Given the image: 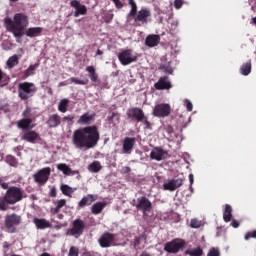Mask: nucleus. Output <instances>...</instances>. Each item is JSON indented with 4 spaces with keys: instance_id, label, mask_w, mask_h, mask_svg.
I'll return each mask as SVG.
<instances>
[{
    "instance_id": "1",
    "label": "nucleus",
    "mask_w": 256,
    "mask_h": 256,
    "mask_svg": "<svg viewBox=\"0 0 256 256\" xmlns=\"http://www.w3.org/2000/svg\"><path fill=\"white\" fill-rule=\"evenodd\" d=\"M97 114L95 112H86L80 116L77 123L78 125H88L83 128L76 129L72 135V144L75 149H93L97 147L99 139H101V134L99 133V128L95 123V118Z\"/></svg>"
},
{
    "instance_id": "2",
    "label": "nucleus",
    "mask_w": 256,
    "mask_h": 256,
    "mask_svg": "<svg viewBox=\"0 0 256 256\" xmlns=\"http://www.w3.org/2000/svg\"><path fill=\"white\" fill-rule=\"evenodd\" d=\"M4 25L9 33H12L16 39H21L25 35V30L29 27V16L20 12L16 13L13 19L6 17Z\"/></svg>"
},
{
    "instance_id": "3",
    "label": "nucleus",
    "mask_w": 256,
    "mask_h": 256,
    "mask_svg": "<svg viewBox=\"0 0 256 256\" xmlns=\"http://www.w3.org/2000/svg\"><path fill=\"white\" fill-rule=\"evenodd\" d=\"M19 201H23V191L21 188L17 186L8 188L5 195L0 197V211H7L9 205H15Z\"/></svg>"
},
{
    "instance_id": "4",
    "label": "nucleus",
    "mask_w": 256,
    "mask_h": 256,
    "mask_svg": "<svg viewBox=\"0 0 256 256\" xmlns=\"http://www.w3.org/2000/svg\"><path fill=\"white\" fill-rule=\"evenodd\" d=\"M126 115H127V118L130 119V121H133L134 123H143L144 129H147V130L153 129V126L149 121V117L145 115V111H143L141 108L139 107L129 108L126 112Z\"/></svg>"
},
{
    "instance_id": "5",
    "label": "nucleus",
    "mask_w": 256,
    "mask_h": 256,
    "mask_svg": "<svg viewBox=\"0 0 256 256\" xmlns=\"http://www.w3.org/2000/svg\"><path fill=\"white\" fill-rule=\"evenodd\" d=\"M37 93V86L33 82H22L18 85V97L21 101L31 99Z\"/></svg>"
},
{
    "instance_id": "6",
    "label": "nucleus",
    "mask_w": 256,
    "mask_h": 256,
    "mask_svg": "<svg viewBox=\"0 0 256 256\" xmlns=\"http://www.w3.org/2000/svg\"><path fill=\"white\" fill-rule=\"evenodd\" d=\"M23 219L21 218V215H18L17 213L8 214L5 216L4 219V229L7 233H17V227L21 224Z\"/></svg>"
},
{
    "instance_id": "7",
    "label": "nucleus",
    "mask_w": 256,
    "mask_h": 256,
    "mask_svg": "<svg viewBox=\"0 0 256 256\" xmlns=\"http://www.w3.org/2000/svg\"><path fill=\"white\" fill-rule=\"evenodd\" d=\"M85 228V221L81 218H77L72 222V228L68 230L67 235L75 237V239H79V237L83 235Z\"/></svg>"
},
{
    "instance_id": "8",
    "label": "nucleus",
    "mask_w": 256,
    "mask_h": 256,
    "mask_svg": "<svg viewBox=\"0 0 256 256\" xmlns=\"http://www.w3.org/2000/svg\"><path fill=\"white\" fill-rule=\"evenodd\" d=\"M134 18V22L136 23L137 27H143V25H147L149 23V17H151V10L149 8H142L138 11Z\"/></svg>"
},
{
    "instance_id": "9",
    "label": "nucleus",
    "mask_w": 256,
    "mask_h": 256,
    "mask_svg": "<svg viewBox=\"0 0 256 256\" xmlns=\"http://www.w3.org/2000/svg\"><path fill=\"white\" fill-rule=\"evenodd\" d=\"M49 177H51V168L49 167L42 168L33 175V179L38 185H45L49 181Z\"/></svg>"
},
{
    "instance_id": "10",
    "label": "nucleus",
    "mask_w": 256,
    "mask_h": 256,
    "mask_svg": "<svg viewBox=\"0 0 256 256\" xmlns=\"http://www.w3.org/2000/svg\"><path fill=\"white\" fill-rule=\"evenodd\" d=\"M136 209L138 211H142L143 215H147V213H151V211H153V203H151L149 198L141 196L137 198Z\"/></svg>"
},
{
    "instance_id": "11",
    "label": "nucleus",
    "mask_w": 256,
    "mask_h": 256,
    "mask_svg": "<svg viewBox=\"0 0 256 256\" xmlns=\"http://www.w3.org/2000/svg\"><path fill=\"white\" fill-rule=\"evenodd\" d=\"M116 235L111 232H104L98 239V243L102 249H109L115 245Z\"/></svg>"
},
{
    "instance_id": "12",
    "label": "nucleus",
    "mask_w": 256,
    "mask_h": 256,
    "mask_svg": "<svg viewBox=\"0 0 256 256\" xmlns=\"http://www.w3.org/2000/svg\"><path fill=\"white\" fill-rule=\"evenodd\" d=\"M185 246V241L182 239H174L170 242H167L164 245V251H166V253H177L178 251H181V249H183V247Z\"/></svg>"
},
{
    "instance_id": "13",
    "label": "nucleus",
    "mask_w": 256,
    "mask_h": 256,
    "mask_svg": "<svg viewBox=\"0 0 256 256\" xmlns=\"http://www.w3.org/2000/svg\"><path fill=\"white\" fill-rule=\"evenodd\" d=\"M118 60L120 61L121 65H131V63H135L137 61V57L133 56V50L126 49L123 50L118 54Z\"/></svg>"
},
{
    "instance_id": "14",
    "label": "nucleus",
    "mask_w": 256,
    "mask_h": 256,
    "mask_svg": "<svg viewBox=\"0 0 256 256\" xmlns=\"http://www.w3.org/2000/svg\"><path fill=\"white\" fill-rule=\"evenodd\" d=\"M152 115H154V117L162 118L169 117L171 115V105L165 103L156 105L153 109Z\"/></svg>"
},
{
    "instance_id": "15",
    "label": "nucleus",
    "mask_w": 256,
    "mask_h": 256,
    "mask_svg": "<svg viewBox=\"0 0 256 256\" xmlns=\"http://www.w3.org/2000/svg\"><path fill=\"white\" fill-rule=\"evenodd\" d=\"M173 87L171 81H169V76H162L159 78L158 82L154 84L156 91H165Z\"/></svg>"
},
{
    "instance_id": "16",
    "label": "nucleus",
    "mask_w": 256,
    "mask_h": 256,
    "mask_svg": "<svg viewBox=\"0 0 256 256\" xmlns=\"http://www.w3.org/2000/svg\"><path fill=\"white\" fill-rule=\"evenodd\" d=\"M167 151L163 150L161 147H155L150 153V159L154 161H163L167 159Z\"/></svg>"
},
{
    "instance_id": "17",
    "label": "nucleus",
    "mask_w": 256,
    "mask_h": 256,
    "mask_svg": "<svg viewBox=\"0 0 256 256\" xmlns=\"http://www.w3.org/2000/svg\"><path fill=\"white\" fill-rule=\"evenodd\" d=\"M183 181H185V179L175 178V179L169 180L168 183H164L163 187L165 191H175L176 189H179L181 185H183Z\"/></svg>"
},
{
    "instance_id": "18",
    "label": "nucleus",
    "mask_w": 256,
    "mask_h": 256,
    "mask_svg": "<svg viewBox=\"0 0 256 256\" xmlns=\"http://www.w3.org/2000/svg\"><path fill=\"white\" fill-rule=\"evenodd\" d=\"M70 7L75 9L74 17H79V15H85L87 13V6L81 4L79 0H72L70 2Z\"/></svg>"
},
{
    "instance_id": "19",
    "label": "nucleus",
    "mask_w": 256,
    "mask_h": 256,
    "mask_svg": "<svg viewBox=\"0 0 256 256\" xmlns=\"http://www.w3.org/2000/svg\"><path fill=\"white\" fill-rule=\"evenodd\" d=\"M22 141H27V143H35L39 139V133L35 130H24L23 135L21 136Z\"/></svg>"
},
{
    "instance_id": "20",
    "label": "nucleus",
    "mask_w": 256,
    "mask_h": 256,
    "mask_svg": "<svg viewBox=\"0 0 256 256\" xmlns=\"http://www.w3.org/2000/svg\"><path fill=\"white\" fill-rule=\"evenodd\" d=\"M18 129H23V131H29L34 129L35 124H33V119L31 118H22L16 123Z\"/></svg>"
},
{
    "instance_id": "21",
    "label": "nucleus",
    "mask_w": 256,
    "mask_h": 256,
    "mask_svg": "<svg viewBox=\"0 0 256 256\" xmlns=\"http://www.w3.org/2000/svg\"><path fill=\"white\" fill-rule=\"evenodd\" d=\"M161 43V36L157 34H150L145 39L146 47H157Z\"/></svg>"
},
{
    "instance_id": "22",
    "label": "nucleus",
    "mask_w": 256,
    "mask_h": 256,
    "mask_svg": "<svg viewBox=\"0 0 256 256\" xmlns=\"http://www.w3.org/2000/svg\"><path fill=\"white\" fill-rule=\"evenodd\" d=\"M46 124L48 125L49 129L59 127V125H61V116H59V114L50 115Z\"/></svg>"
},
{
    "instance_id": "23",
    "label": "nucleus",
    "mask_w": 256,
    "mask_h": 256,
    "mask_svg": "<svg viewBox=\"0 0 256 256\" xmlns=\"http://www.w3.org/2000/svg\"><path fill=\"white\" fill-rule=\"evenodd\" d=\"M94 201H97V197H95V195L93 194H87L80 200V202L78 203V207L80 209H83L84 207H87L94 203Z\"/></svg>"
},
{
    "instance_id": "24",
    "label": "nucleus",
    "mask_w": 256,
    "mask_h": 256,
    "mask_svg": "<svg viewBox=\"0 0 256 256\" xmlns=\"http://www.w3.org/2000/svg\"><path fill=\"white\" fill-rule=\"evenodd\" d=\"M57 169L58 171H62V173H64L67 176L79 175L78 170H72L71 167H69V165L65 163L57 164Z\"/></svg>"
},
{
    "instance_id": "25",
    "label": "nucleus",
    "mask_w": 256,
    "mask_h": 256,
    "mask_svg": "<svg viewBox=\"0 0 256 256\" xmlns=\"http://www.w3.org/2000/svg\"><path fill=\"white\" fill-rule=\"evenodd\" d=\"M135 147V138L126 137L122 144V149L124 153H131Z\"/></svg>"
},
{
    "instance_id": "26",
    "label": "nucleus",
    "mask_w": 256,
    "mask_h": 256,
    "mask_svg": "<svg viewBox=\"0 0 256 256\" xmlns=\"http://www.w3.org/2000/svg\"><path fill=\"white\" fill-rule=\"evenodd\" d=\"M107 207V202H96L91 207V213L93 215H101L103 210Z\"/></svg>"
},
{
    "instance_id": "27",
    "label": "nucleus",
    "mask_w": 256,
    "mask_h": 256,
    "mask_svg": "<svg viewBox=\"0 0 256 256\" xmlns=\"http://www.w3.org/2000/svg\"><path fill=\"white\" fill-rule=\"evenodd\" d=\"M33 223H34V225H36L37 229H49L51 227V223L49 221L45 220V218L35 217L33 219Z\"/></svg>"
},
{
    "instance_id": "28",
    "label": "nucleus",
    "mask_w": 256,
    "mask_h": 256,
    "mask_svg": "<svg viewBox=\"0 0 256 256\" xmlns=\"http://www.w3.org/2000/svg\"><path fill=\"white\" fill-rule=\"evenodd\" d=\"M43 33V28L41 27H32L28 28L25 32L24 35L27 37H39Z\"/></svg>"
},
{
    "instance_id": "29",
    "label": "nucleus",
    "mask_w": 256,
    "mask_h": 256,
    "mask_svg": "<svg viewBox=\"0 0 256 256\" xmlns=\"http://www.w3.org/2000/svg\"><path fill=\"white\" fill-rule=\"evenodd\" d=\"M67 205V200L65 199H60L56 202V207L50 209V213L52 215H57L61 213V209Z\"/></svg>"
},
{
    "instance_id": "30",
    "label": "nucleus",
    "mask_w": 256,
    "mask_h": 256,
    "mask_svg": "<svg viewBox=\"0 0 256 256\" xmlns=\"http://www.w3.org/2000/svg\"><path fill=\"white\" fill-rule=\"evenodd\" d=\"M231 219H233V208L231 207V205L226 204L223 212V220L225 221V223H229Z\"/></svg>"
},
{
    "instance_id": "31",
    "label": "nucleus",
    "mask_w": 256,
    "mask_h": 256,
    "mask_svg": "<svg viewBox=\"0 0 256 256\" xmlns=\"http://www.w3.org/2000/svg\"><path fill=\"white\" fill-rule=\"evenodd\" d=\"M87 73H89L90 80L92 83H97L99 81V75L97 74V71L95 70V66H87L86 67Z\"/></svg>"
},
{
    "instance_id": "32",
    "label": "nucleus",
    "mask_w": 256,
    "mask_h": 256,
    "mask_svg": "<svg viewBox=\"0 0 256 256\" xmlns=\"http://www.w3.org/2000/svg\"><path fill=\"white\" fill-rule=\"evenodd\" d=\"M20 57L21 55H17V54H14L13 56H11L6 62L8 69H13V67H16V65H19Z\"/></svg>"
},
{
    "instance_id": "33",
    "label": "nucleus",
    "mask_w": 256,
    "mask_h": 256,
    "mask_svg": "<svg viewBox=\"0 0 256 256\" xmlns=\"http://www.w3.org/2000/svg\"><path fill=\"white\" fill-rule=\"evenodd\" d=\"M60 189H61V192L63 193V195H65L66 197H72V195L75 193V191H77V188L73 189L67 184H62Z\"/></svg>"
},
{
    "instance_id": "34",
    "label": "nucleus",
    "mask_w": 256,
    "mask_h": 256,
    "mask_svg": "<svg viewBox=\"0 0 256 256\" xmlns=\"http://www.w3.org/2000/svg\"><path fill=\"white\" fill-rule=\"evenodd\" d=\"M11 78L7 73L0 69V87H7V84L10 83Z\"/></svg>"
},
{
    "instance_id": "35",
    "label": "nucleus",
    "mask_w": 256,
    "mask_h": 256,
    "mask_svg": "<svg viewBox=\"0 0 256 256\" xmlns=\"http://www.w3.org/2000/svg\"><path fill=\"white\" fill-rule=\"evenodd\" d=\"M101 169H103V166H101V162L99 161H94L88 165V171H90V173H99Z\"/></svg>"
},
{
    "instance_id": "36",
    "label": "nucleus",
    "mask_w": 256,
    "mask_h": 256,
    "mask_svg": "<svg viewBox=\"0 0 256 256\" xmlns=\"http://www.w3.org/2000/svg\"><path fill=\"white\" fill-rule=\"evenodd\" d=\"M68 107H69V99L64 98V99L60 100V102L58 104V111H60V113H67Z\"/></svg>"
},
{
    "instance_id": "37",
    "label": "nucleus",
    "mask_w": 256,
    "mask_h": 256,
    "mask_svg": "<svg viewBox=\"0 0 256 256\" xmlns=\"http://www.w3.org/2000/svg\"><path fill=\"white\" fill-rule=\"evenodd\" d=\"M240 73L244 76H247V75H249V73H251V60L242 64V66L240 68Z\"/></svg>"
},
{
    "instance_id": "38",
    "label": "nucleus",
    "mask_w": 256,
    "mask_h": 256,
    "mask_svg": "<svg viewBox=\"0 0 256 256\" xmlns=\"http://www.w3.org/2000/svg\"><path fill=\"white\" fill-rule=\"evenodd\" d=\"M128 4L131 7V10L129 12V17H135L139 12H137V3L135 0H128Z\"/></svg>"
},
{
    "instance_id": "39",
    "label": "nucleus",
    "mask_w": 256,
    "mask_h": 256,
    "mask_svg": "<svg viewBox=\"0 0 256 256\" xmlns=\"http://www.w3.org/2000/svg\"><path fill=\"white\" fill-rule=\"evenodd\" d=\"M5 161L10 167H18L19 161H17V158L13 155H7L5 158Z\"/></svg>"
},
{
    "instance_id": "40",
    "label": "nucleus",
    "mask_w": 256,
    "mask_h": 256,
    "mask_svg": "<svg viewBox=\"0 0 256 256\" xmlns=\"http://www.w3.org/2000/svg\"><path fill=\"white\" fill-rule=\"evenodd\" d=\"M39 67V63H35L30 65L27 70H25V77H31V75H35V70Z\"/></svg>"
},
{
    "instance_id": "41",
    "label": "nucleus",
    "mask_w": 256,
    "mask_h": 256,
    "mask_svg": "<svg viewBox=\"0 0 256 256\" xmlns=\"http://www.w3.org/2000/svg\"><path fill=\"white\" fill-rule=\"evenodd\" d=\"M186 255L190 256H203V249L201 247L194 248L186 251Z\"/></svg>"
},
{
    "instance_id": "42",
    "label": "nucleus",
    "mask_w": 256,
    "mask_h": 256,
    "mask_svg": "<svg viewBox=\"0 0 256 256\" xmlns=\"http://www.w3.org/2000/svg\"><path fill=\"white\" fill-rule=\"evenodd\" d=\"M71 83H75V85H89V79L80 80L78 78L72 77L70 78Z\"/></svg>"
},
{
    "instance_id": "43",
    "label": "nucleus",
    "mask_w": 256,
    "mask_h": 256,
    "mask_svg": "<svg viewBox=\"0 0 256 256\" xmlns=\"http://www.w3.org/2000/svg\"><path fill=\"white\" fill-rule=\"evenodd\" d=\"M160 69L164 71V73H167L168 75H173V67H171V65L169 64L160 66Z\"/></svg>"
},
{
    "instance_id": "44",
    "label": "nucleus",
    "mask_w": 256,
    "mask_h": 256,
    "mask_svg": "<svg viewBox=\"0 0 256 256\" xmlns=\"http://www.w3.org/2000/svg\"><path fill=\"white\" fill-rule=\"evenodd\" d=\"M113 17H115V15L113 13L108 12L103 15L102 19L106 23H111L113 21Z\"/></svg>"
},
{
    "instance_id": "45",
    "label": "nucleus",
    "mask_w": 256,
    "mask_h": 256,
    "mask_svg": "<svg viewBox=\"0 0 256 256\" xmlns=\"http://www.w3.org/2000/svg\"><path fill=\"white\" fill-rule=\"evenodd\" d=\"M68 256H79V248L77 246H71Z\"/></svg>"
},
{
    "instance_id": "46",
    "label": "nucleus",
    "mask_w": 256,
    "mask_h": 256,
    "mask_svg": "<svg viewBox=\"0 0 256 256\" xmlns=\"http://www.w3.org/2000/svg\"><path fill=\"white\" fill-rule=\"evenodd\" d=\"M190 227L192 229H199V227H201V221H199L198 219H192L190 221Z\"/></svg>"
},
{
    "instance_id": "47",
    "label": "nucleus",
    "mask_w": 256,
    "mask_h": 256,
    "mask_svg": "<svg viewBox=\"0 0 256 256\" xmlns=\"http://www.w3.org/2000/svg\"><path fill=\"white\" fill-rule=\"evenodd\" d=\"M245 241H249V239H256V230L247 232L244 236Z\"/></svg>"
},
{
    "instance_id": "48",
    "label": "nucleus",
    "mask_w": 256,
    "mask_h": 256,
    "mask_svg": "<svg viewBox=\"0 0 256 256\" xmlns=\"http://www.w3.org/2000/svg\"><path fill=\"white\" fill-rule=\"evenodd\" d=\"M221 253L219 252V249L211 248L207 254V256H220Z\"/></svg>"
},
{
    "instance_id": "49",
    "label": "nucleus",
    "mask_w": 256,
    "mask_h": 256,
    "mask_svg": "<svg viewBox=\"0 0 256 256\" xmlns=\"http://www.w3.org/2000/svg\"><path fill=\"white\" fill-rule=\"evenodd\" d=\"M73 119H75V116L68 115V116H64L62 118V121L66 122V123H73Z\"/></svg>"
},
{
    "instance_id": "50",
    "label": "nucleus",
    "mask_w": 256,
    "mask_h": 256,
    "mask_svg": "<svg viewBox=\"0 0 256 256\" xmlns=\"http://www.w3.org/2000/svg\"><path fill=\"white\" fill-rule=\"evenodd\" d=\"M2 249H3L4 253H7V251H9V249H11V244L9 242L5 241L2 244Z\"/></svg>"
},
{
    "instance_id": "51",
    "label": "nucleus",
    "mask_w": 256,
    "mask_h": 256,
    "mask_svg": "<svg viewBox=\"0 0 256 256\" xmlns=\"http://www.w3.org/2000/svg\"><path fill=\"white\" fill-rule=\"evenodd\" d=\"M175 9H181L183 7V0H174Z\"/></svg>"
},
{
    "instance_id": "52",
    "label": "nucleus",
    "mask_w": 256,
    "mask_h": 256,
    "mask_svg": "<svg viewBox=\"0 0 256 256\" xmlns=\"http://www.w3.org/2000/svg\"><path fill=\"white\" fill-rule=\"evenodd\" d=\"M116 9H123V4L121 3V0H112Z\"/></svg>"
},
{
    "instance_id": "53",
    "label": "nucleus",
    "mask_w": 256,
    "mask_h": 256,
    "mask_svg": "<svg viewBox=\"0 0 256 256\" xmlns=\"http://www.w3.org/2000/svg\"><path fill=\"white\" fill-rule=\"evenodd\" d=\"M185 105H186L187 111H190V112L193 111V103H191V101L186 100Z\"/></svg>"
},
{
    "instance_id": "54",
    "label": "nucleus",
    "mask_w": 256,
    "mask_h": 256,
    "mask_svg": "<svg viewBox=\"0 0 256 256\" xmlns=\"http://www.w3.org/2000/svg\"><path fill=\"white\" fill-rule=\"evenodd\" d=\"M115 117H116L117 121H119V114L116 112H112L111 116H109L108 120L113 121L115 119Z\"/></svg>"
},
{
    "instance_id": "55",
    "label": "nucleus",
    "mask_w": 256,
    "mask_h": 256,
    "mask_svg": "<svg viewBox=\"0 0 256 256\" xmlns=\"http://www.w3.org/2000/svg\"><path fill=\"white\" fill-rule=\"evenodd\" d=\"M30 115H31V109L30 108H26L22 113V117H29Z\"/></svg>"
},
{
    "instance_id": "56",
    "label": "nucleus",
    "mask_w": 256,
    "mask_h": 256,
    "mask_svg": "<svg viewBox=\"0 0 256 256\" xmlns=\"http://www.w3.org/2000/svg\"><path fill=\"white\" fill-rule=\"evenodd\" d=\"M49 195L50 197H57V189L55 187L51 188Z\"/></svg>"
},
{
    "instance_id": "57",
    "label": "nucleus",
    "mask_w": 256,
    "mask_h": 256,
    "mask_svg": "<svg viewBox=\"0 0 256 256\" xmlns=\"http://www.w3.org/2000/svg\"><path fill=\"white\" fill-rule=\"evenodd\" d=\"M122 173H125V174L131 173V167H129V166L123 167L122 168Z\"/></svg>"
},
{
    "instance_id": "58",
    "label": "nucleus",
    "mask_w": 256,
    "mask_h": 256,
    "mask_svg": "<svg viewBox=\"0 0 256 256\" xmlns=\"http://www.w3.org/2000/svg\"><path fill=\"white\" fill-rule=\"evenodd\" d=\"M231 225L234 227V229H237L240 224H239V221L233 220V221L231 222Z\"/></svg>"
},
{
    "instance_id": "59",
    "label": "nucleus",
    "mask_w": 256,
    "mask_h": 256,
    "mask_svg": "<svg viewBox=\"0 0 256 256\" xmlns=\"http://www.w3.org/2000/svg\"><path fill=\"white\" fill-rule=\"evenodd\" d=\"M194 181H195V177L193 176V174H189L190 185H193Z\"/></svg>"
},
{
    "instance_id": "60",
    "label": "nucleus",
    "mask_w": 256,
    "mask_h": 256,
    "mask_svg": "<svg viewBox=\"0 0 256 256\" xmlns=\"http://www.w3.org/2000/svg\"><path fill=\"white\" fill-rule=\"evenodd\" d=\"M1 187L2 189H7V191L9 190V184L6 182L1 183Z\"/></svg>"
},
{
    "instance_id": "61",
    "label": "nucleus",
    "mask_w": 256,
    "mask_h": 256,
    "mask_svg": "<svg viewBox=\"0 0 256 256\" xmlns=\"http://www.w3.org/2000/svg\"><path fill=\"white\" fill-rule=\"evenodd\" d=\"M97 55H103V51L101 49H98L97 52H96V56Z\"/></svg>"
},
{
    "instance_id": "62",
    "label": "nucleus",
    "mask_w": 256,
    "mask_h": 256,
    "mask_svg": "<svg viewBox=\"0 0 256 256\" xmlns=\"http://www.w3.org/2000/svg\"><path fill=\"white\" fill-rule=\"evenodd\" d=\"M140 256H151V254L143 252Z\"/></svg>"
},
{
    "instance_id": "63",
    "label": "nucleus",
    "mask_w": 256,
    "mask_h": 256,
    "mask_svg": "<svg viewBox=\"0 0 256 256\" xmlns=\"http://www.w3.org/2000/svg\"><path fill=\"white\" fill-rule=\"evenodd\" d=\"M58 219H63V214H59Z\"/></svg>"
},
{
    "instance_id": "64",
    "label": "nucleus",
    "mask_w": 256,
    "mask_h": 256,
    "mask_svg": "<svg viewBox=\"0 0 256 256\" xmlns=\"http://www.w3.org/2000/svg\"><path fill=\"white\" fill-rule=\"evenodd\" d=\"M190 191L193 193V185L190 184Z\"/></svg>"
}]
</instances>
